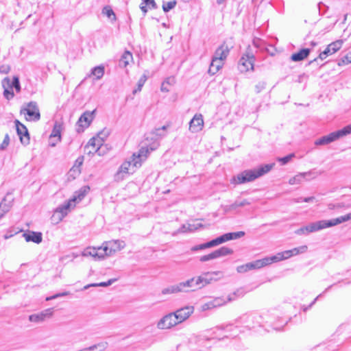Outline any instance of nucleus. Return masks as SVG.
Returning a JSON list of instances; mask_svg holds the SVG:
<instances>
[{
    "label": "nucleus",
    "instance_id": "nucleus-1",
    "mask_svg": "<svg viewBox=\"0 0 351 351\" xmlns=\"http://www.w3.org/2000/svg\"><path fill=\"white\" fill-rule=\"evenodd\" d=\"M158 147L157 142L154 143L149 147H141L138 153H134L129 160L121 164L114 175L115 180H122L125 176L133 173L136 169L141 167L143 162L147 159L150 152L156 150Z\"/></svg>",
    "mask_w": 351,
    "mask_h": 351
},
{
    "label": "nucleus",
    "instance_id": "nucleus-2",
    "mask_svg": "<svg viewBox=\"0 0 351 351\" xmlns=\"http://www.w3.org/2000/svg\"><path fill=\"white\" fill-rule=\"evenodd\" d=\"M274 163L267 164L258 167L256 169H248L234 176L230 180V183L233 184H241L245 182H252L256 178L263 176L269 172L274 167Z\"/></svg>",
    "mask_w": 351,
    "mask_h": 351
},
{
    "label": "nucleus",
    "instance_id": "nucleus-3",
    "mask_svg": "<svg viewBox=\"0 0 351 351\" xmlns=\"http://www.w3.org/2000/svg\"><path fill=\"white\" fill-rule=\"evenodd\" d=\"M245 232L243 231L236 232H228L226 233L215 239H213L207 243H202L200 245H195L191 247V251L195 252L197 250H202L206 248L213 247L223 243L226 241L237 239L244 236Z\"/></svg>",
    "mask_w": 351,
    "mask_h": 351
},
{
    "label": "nucleus",
    "instance_id": "nucleus-4",
    "mask_svg": "<svg viewBox=\"0 0 351 351\" xmlns=\"http://www.w3.org/2000/svg\"><path fill=\"white\" fill-rule=\"evenodd\" d=\"M109 135V132L107 130H104L99 132L96 136L93 137L89 140L86 145L87 148L91 147L92 150L89 153H97L99 156H101L104 152L101 150L104 143Z\"/></svg>",
    "mask_w": 351,
    "mask_h": 351
},
{
    "label": "nucleus",
    "instance_id": "nucleus-5",
    "mask_svg": "<svg viewBox=\"0 0 351 351\" xmlns=\"http://www.w3.org/2000/svg\"><path fill=\"white\" fill-rule=\"evenodd\" d=\"M74 208V204H72L69 199L63 204L60 205L56 208L51 216L52 223L55 224L59 223Z\"/></svg>",
    "mask_w": 351,
    "mask_h": 351
},
{
    "label": "nucleus",
    "instance_id": "nucleus-6",
    "mask_svg": "<svg viewBox=\"0 0 351 351\" xmlns=\"http://www.w3.org/2000/svg\"><path fill=\"white\" fill-rule=\"evenodd\" d=\"M254 56L251 49L248 47L245 53L242 56L238 64L239 70L245 73L254 69Z\"/></svg>",
    "mask_w": 351,
    "mask_h": 351
},
{
    "label": "nucleus",
    "instance_id": "nucleus-7",
    "mask_svg": "<svg viewBox=\"0 0 351 351\" xmlns=\"http://www.w3.org/2000/svg\"><path fill=\"white\" fill-rule=\"evenodd\" d=\"M125 247V243L121 240H112L105 241L101 245V250L106 257L113 255L115 252L121 250Z\"/></svg>",
    "mask_w": 351,
    "mask_h": 351
},
{
    "label": "nucleus",
    "instance_id": "nucleus-8",
    "mask_svg": "<svg viewBox=\"0 0 351 351\" xmlns=\"http://www.w3.org/2000/svg\"><path fill=\"white\" fill-rule=\"evenodd\" d=\"M327 228L326 220H320L297 229L295 231V234L297 235H307L310 233L319 231Z\"/></svg>",
    "mask_w": 351,
    "mask_h": 351
},
{
    "label": "nucleus",
    "instance_id": "nucleus-9",
    "mask_svg": "<svg viewBox=\"0 0 351 351\" xmlns=\"http://www.w3.org/2000/svg\"><path fill=\"white\" fill-rule=\"evenodd\" d=\"M21 114H24L25 119L29 121H37L40 118L37 104L34 101L28 103L21 110Z\"/></svg>",
    "mask_w": 351,
    "mask_h": 351
},
{
    "label": "nucleus",
    "instance_id": "nucleus-10",
    "mask_svg": "<svg viewBox=\"0 0 351 351\" xmlns=\"http://www.w3.org/2000/svg\"><path fill=\"white\" fill-rule=\"evenodd\" d=\"M179 324L174 313H170L163 316L157 323V328L160 330L170 329Z\"/></svg>",
    "mask_w": 351,
    "mask_h": 351
},
{
    "label": "nucleus",
    "instance_id": "nucleus-11",
    "mask_svg": "<svg viewBox=\"0 0 351 351\" xmlns=\"http://www.w3.org/2000/svg\"><path fill=\"white\" fill-rule=\"evenodd\" d=\"M81 255L84 257H91L95 261H101L105 258L101 246L97 247L88 246L82 250Z\"/></svg>",
    "mask_w": 351,
    "mask_h": 351
},
{
    "label": "nucleus",
    "instance_id": "nucleus-12",
    "mask_svg": "<svg viewBox=\"0 0 351 351\" xmlns=\"http://www.w3.org/2000/svg\"><path fill=\"white\" fill-rule=\"evenodd\" d=\"M219 271L205 272L200 276L194 277L197 289H200L215 280L213 276L218 275Z\"/></svg>",
    "mask_w": 351,
    "mask_h": 351
},
{
    "label": "nucleus",
    "instance_id": "nucleus-13",
    "mask_svg": "<svg viewBox=\"0 0 351 351\" xmlns=\"http://www.w3.org/2000/svg\"><path fill=\"white\" fill-rule=\"evenodd\" d=\"M342 137L340 131L337 130L316 139L314 143L316 146L326 145Z\"/></svg>",
    "mask_w": 351,
    "mask_h": 351
},
{
    "label": "nucleus",
    "instance_id": "nucleus-14",
    "mask_svg": "<svg viewBox=\"0 0 351 351\" xmlns=\"http://www.w3.org/2000/svg\"><path fill=\"white\" fill-rule=\"evenodd\" d=\"M14 198L11 193H7L0 202V219L8 213L13 206Z\"/></svg>",
    "mask_w": 351,
    "mask_h": 351
},
{
    "label": "nucleus",
    "instance_id": "nucleus-15",
    "mask_svg": "<svg viewBox=\"0 0 351 351\" xmlns=\"http://www.w3.org/2000/svg\"><path fill=\"white\" fill-rule=\"evenodd\" d=\"M193 306L187 305L176 311L174 313L179 324L186 321L193 313Z\"/></svg>",
    "mask_w": 351,
    "mask_h": 351
},
{
    "label": "nucleus",
    "instance_id": "nucleus-16",
    "mask_svg": "<svg viewBox=\"0 0 351 351\" xmlns=\"http://www.w3.org/2000/svg\"><path fill=\"white\" fill-rule=\"evenodd\" d=\"M343 45L342 40H337L329 44L327 47L319 53V58L321 60L326 59L328 56L332 55L339 50Z\"/></svg>",
    "mask_w": 351,
    "mask_h": 351
},
{
    "label": "nucleus",
    "instance_id": "nucleus-17",
    "mask_svg": "<svg viewBox=\"0 0 351 351\" xmlns=\"http://www.w3.org/2000/svg\"><path fill=\"white\" fill-rule=\"evenodd\" d=\"M14 123L17 134L19 136L21 143L25 145H28L29 143L30 138L27 128L18 120H16Z\"/></svg>",
    "mask_w": 351,
    "mask_h": 351
},
{
    "label": "nucleus",
    "instance_id": "nucleus-18",
    "mask_svg": "<svg viewBox=\"0 0 351 351\" xmlns=\"http://www.w3.org/2000/svg\"><path fill=\"white\" fill-rule=\"evenodd\" d=\"M53 309L52 308H47L38 313L29 315V320L31 322L40 323L51 318L53 316Z\"/></svg>",
    "mask_w": 351,
    "mask_h": 351
},
{
    "label": "nucleus",
    "instance_id": "nucleus-19",
    "mask_svg": "<svg viewBox=\"0 0 351 351\" xmlns=\"http://www.w3.org/2000/svg\"><path fill=\"white\" fill-rule=\"evenodd\" d=\"M232 45H228L226 42L222 43L215 51L213 58L223 62L228 57Z\"/></svg>",
    "mask_w": 351,
    "mask_h": 351
},
{
    "label": "nucleus",
    "instance_id": "nucleus-20",
    "mask_svg": "<svg viewBox=\"0 0 351 351\" xmlns=\"http://www.w3.org/2000/svg\"><path fill=\"white\" fill-rule=\"evenodd\" d=\"M204 127L203 116L201 114H195L189 122V130L193 133L200 132Z\"/></svg>",
    "mask_w": 351,
    "mask_h": 351
},
{
    "label": "nucleus",
    "instance_id": "nucleus-21",
    "mask_svg": "<svg viewBox=\"0 0 351 351\" xmlns=\"http://www.w3.org/2000/svg\"><path fill=\"white\" fill-rule=\"evenodd\" d=\"M95 110L92 112L86 111L80 117L77 121V125L82 128L81 131H83L84 128H88L94 118V113Z\"/></svg>",
    "mask_w": 351,
    "mask_h": 351
},
{
    "label": "nucleus",
    "instance_id": "nucleus-22",
    "mask_svg": "<svg viewBox=\"0 0 351 351\" xmlns=\"http://www.w3.org/2000/svg\"><path fill=\"white\" fill-rule=\"evenodd\" d=\"M178 284L180 293H187L191 291L197 290L194 277L188 279L186 281L180 282Z\"/></svg>",
    "mask_w": 351,
    "mask_h": 351
},
{
    "label": "nucleus",
    "instance_id": "nucleus-23",
    "mask_svg": "<svg viewBox=\"0 0 351 351\" xmlns=\"http://www.w3.org/2000/svg\"><path fill=\"white\" fill-rule=\"evenodd\" d=\"M89 191L90 187L88 186H83L78 191L75 192L73 196L69 199V201L72 204H74V206L75 207L76 204L84 198Z\"/></svg>",
    "mask_w": 351,
    "mask_h": 351
},
{
    "label": "nucleus",
    "instance_id": "nucleus-24",
    "mask_svg": "<svg viewBox=\"0 0 351 351\" xmlns=\"http://www.w3.org/2000/svg\"><path fill=\"white\" fill-rule=\"evenodd\" d=\"M26 242H33L39 244L43 241V234L40 232L29 231L23 234Z\"/></svg>",
    "mask_w": 351,
    "mask_h": 351
},
{
    "label": "nucleus",
    "instance_id": "nucleus-25",
    "mask_svg": "<svg viewBox=\"0 0 351 351\" xmlns=\"http://www.w3.org/2000/svg\"><path fill=\"white\" fill-rule=\"evenodd\" d=\"M250 270L258 269L265 266L271 264V258L269 257H265L262 259L256 260L254 261L248 263Z\"/></svg>",
    "mask_w": 351,
    "mask_h": 351
},
{
    "label": "nucleus",
    "instance_id": "nucleus-26",
    "mask_svg": "<svg viewBox=\"0 0 351 351\" xmlns=\"http://www.w3.org/2000/svg\"><path fill=\"white\" fill-rule=\"evenodd\" d=\"M61 131H62V125L60 123L56 122L54 124L52 132L51 134V138H56V142H52V140L49 143V145L51 147H55L56 144L61 141Z\"/></svg>",
    "mask_w": 351,
    "mask_h": 351
},
{
    "label": "nucleus",
    "instance_id": "nucleus-27",
    "mask_svg": "<svg viewBox=\"0 0 351 351\" xmlns=\"http://www.w3.org/2000/svg\"><path fill=\"white\" fill-rule=\"evenodd\" d=\"M167 128V126L166 125H164L162 126V128H156L155 129L151 134L150 135L152 136L151 138L153 139L154 138V141L153 143H152L150 145H147L146 143L145 146V147H149L154 143H156L157 142L158 143H159L158 142V140L162 137H164L165 136V131L166 130V129ZM160 144H158L159 145Z\"/></svg>",
    "mask_w": 351,
    "mask_h": 351
},
{
    "label": "nucleus",
    "instance_id": "nucleus-28",
    "mask_svg": "<svg viewBox=\"0 0 351 351\" xmlns=\"http://www.w3.org/2000/svg\"><path fill=\"white\" fill-rule=\"evenodd\" d=\"M291 250H285L284 252H278L276 254L270 256L271 263L280 262L284 260H287L292 257Z\"/></svg>",
    "mask_w": 351,
    "mask_h": 351
},
{
    "label": "nucleus",
    "instance_id": "nucleus-29",
    "mask_svg": "<svg viewBox=\"0 0 351 351\" xmlns=\"http://www.w3.org/2000/svg\"><path fill=\"white\" fill-rule=\"evenodd\" d=\"M104 74V66L102 65L97 66L91 69L90 73L87 75L86 80L88 78L99 80L103 77Z\"/></svg>",
    "mask_w": 351,
    "mask_h": 351
},
{
    "label": "nucleus",
    "instance_id": "nucleus-30",
    "mask_svg": "<svg viewBox=\"0 0 351 351\" xmlns=\"http://www.w3.org/2000/svg\"><path fill=\"white\" fill-rule=\"evenodd\" d=\"M351 219V213H348L345 215L340 216L339 217H337L335 219H332L330 220H326V223L328 228L335 226L336 225L340 224L341 223L348 221Z\"/></svg>",
    "mask_w": 351,
    "mask_h": 351
},
{
    "label": "nucleus",
    "instance_id": "nucleus-31",
    "mask_svg": "<svg viewBox=\"0 0 351 351\" xmlns=\"http://www.w3.org/2000/svg\"><path fill=\"white\" fill-rule=\"evenodd\" d=\"M236 295V293H232V295H229L227 298V300L222 297H217L215 298L213 300L210 302H212V304H213V307L217 308L221 306L225 305L228 302H231L233 300H234V296Z\"/></svg>",
    "mask_w": 351,
    "mask_h": 351
},
{
    "label": "nucleus",
    "instance_id": "nucleus-32",
    "mask_svg": "<svg viewBox=\"0 0 351 351\" xmlns=\"http://www.w3.org/2000/svg\"><path fill=\"white\" fill-rule=\"evenodd\" d=\"M313 173L311 171L300 173L292 178L289 180V183L291 185L299 184L305 180L306 176H311Z\"/></svg>",
    "mask_w": 351,
    "mask_h": 351
},
{
    "label": "nucleus",
    "instance_id": "nucleus-33",
    "mask_svg": "<svg viewBox=\"0 0 351 351\" xmlns=\"http://www.w3.org/2000/svg\"><path fill=\"white\" fill-rule=\"evenodd\" d=\"M310 51L309 49H302L298 52L293 53L291 56V60L293 62L302 61L308 57Z\"/></svg>",
    "mask_w": 351,
    "mask_h": 351
},
{
    "label": "nucleus",
    "instance_id": "nucleus-34",
    "mask_svg": "<svg viewBox=\"0 0 351 351\" xmlns=\"http://www.w3.org/2000/svg\"><path fill=\"white\" fill-rule=\"evenodd\" d=\"M233 250L227 247H221L218 250H215L212 252L213 259H216L222 256H225L229 254H232Z\"/></svg>",
    "mask_w": 351,
    "mask_h": 351
},
{
    "label": "nucleus",
    "instance_id": "nucleus-35",
    "mask_svg": "<svg viewBox=\"0 0 351 351\" xmlns=\"http://www.w3.org/2000/svg\"><path fill=\"white\" fill-rule=\"evenodd\" d=\"M140 8L144 14H145L147 12L148 9L157 8V5L154 0H143L141 3Z\"/></svg>",
    "mask_w": 351,
    "mask_h": 351
},
{
    "label": "nucleus",
    "instance_id": "nucleus-36",
    "mask_svg": "<svg viewBox=\"0 0 351 351\" xmlns=\"http://www.w3.org/2000/svg\"><path fill=\"white\" fill-rule=\"evenodd\" d=\"M133 60V56L132 53L128 51H125L123 55L121 56L119 60V66L121 67H126L130 62Z\"/></svg>",
    "mask_w": 351,
    "mask_h": 351
},
{
    "label": "nucleus",
    "instance_id": "nucleus-37",
    "mask_svg": "<svg viewBox=\"0 0 351 351\" xmlns=\"http://www.w3.org/2000/svg\"><path fill=\"white\" fill-rule=\"evenodd\" d=\"M253 43H254V45L256 47V48H259L261 49H264L268 53H269L271 56H274L275 55V52H276V49L274 48L273 46L271 45H269L268 47H264L263 45H265L263 43V42L259 39H257V40H254L253 41Z\"/></svg>",
    "mask_w": 351,
    "mask_h": 351
},
{
    "label": "nucleus",
    "instance_id": "nucleus-38",
    "mask_svg": "<svg viewBox=\"0 0 351 351\" xmlns=\"http://www.w3.org/2000/svg\"><path fill=\"white\" fill-rule=\"evenodd\" d=\"M223 65V62L213 58L208 69V73L211 75L215 74Z\"/></svg>",
    "mask_w": 351,
    "mask_h": 351
},
{
    "label": "nucleus",
    "instance_id": "nucleus-39",
    "mask_svg": "<svg viewBox=\"0 0 351 351\" xmlns=\"http://www.w3.org/2000/svg\"><path fill=\"white\" fill-rule=\"evenodd\" d=\"M180 293L178 284H175L170 285L167 287H165L162 289L161 293L164 295H171V294H177Z\"/></svg>",
    "mask_w": 351,
    "mask_h": 351
},
{
    "label": "nucleus",
    "instance_id": "nucleus-40",
    "mask_svg": "<svg viewBox=\"0 0 351 351\" xmlns=\"http://www.w3.org/2000/svg\"><path fill=\"white\" fill-rule=\"evenodd\" d=\"M116 281H117V278H112V279L108 280L107 282L88 284V285L84 286L83 287L82 290H86V289H89L90 287H106L111 285Z\"/></svg>",
    "mask_w": 351,
    "mask_h": 351
},
{
    "label": "nucleus",
    "instance_id": "nucleus-41",
    "mask_svg": "<svg viewBox=\"0 0 351 351\" xmlns=\"http://www.w3.org/2000/svg\"><path fill=\"white\" fill-rule=\"evenodd\" d=\"M102 14L106 16L112 22H114L117 20L116 14L112 10V9L107 5L105 6L102 10Z\"/></svg>",
    "mask_w": 351,
    "mask_h": 351
},
{
    "label": "nucleus",
    "instance_id": "nucleus-42",
    "mask_svg": "<svg viewBox=\"0 0 351 351\" xmlns=\"http://www.w3.org/2000/svg\"><path fill=\"white\" fill-rule=\"evenodd\" d=\"M177 4V1L176 0L171 1L169 2H163L162 4V10L165 12H168L171 10L173 9Z\"/></svg>",
    "mask_w": 351,
    "mask_h": 351
},
{
    "label": "nucleus",
    "instance_id": "nucleus-43",
    "mask_svg": "<svg viewBox=\"0 0 351 351\" xmlns=\"http://www.w3.org/2000/svg\"><path fill=\"white\" fill-rule=\"evenodd\" d=\"M108 347L107 342H100L97 344L90 346L93 351H104Z\"/></svg>",
    "mask_w": 351,
    "mask_h": 351
},
{
    "label": "nucleus",
    "instance_id": "nucleus-44",
    "mask_svg": "<svg viewBox=\"0 0 351 351\" xmlns=\"http://www.w3.org/2000/svg\"><path fill=\"white\" fill-rule=\"evenodd\" d=\"M307 250H308V247H307V245H301L298 247H294V248L291 249L292 255H293V256H297L300 254H304L307 251Z\"/></svg>",
    "mask_w": 351,
    "mask_h": 351
},
{
    "label": "nucleus",
    "instance_id": "nucleus-45",
    "mask_svg": "<svg viewBox=\"0 0 351 351\" xmlns=\"http://www.w3.org/2000/svg\"><path fill=\"white\" fill-rule=\"evenodd\" d=\"M82 163H83V159L80 158H77L75 161V165L71 168L70 171L74 172L77 174H80L81 172L80 167L82 166Z\"/></svg>",
    "mask_w": 351,
    "mask_h": 351
},
{
    "label": "nucleus",
    "instance_id": "nucleus-46",
    "mask_svg": "<svg viewBox=\"0 0 351 351\" xmlns=\"http://www.w3.org/2000/svg\"><path fill=\"white\" fill-rule=\"evenodd\" d=\"M201 227H202V224L198 221H195L192 223H188V230H189V232H194Z\"/></svg>",
    "mask_w": 351,
    "mask_h": 351
},
{
    "label": "nucleus",
    "instance_id": "nucleus-47",
    "mask_svg": "<svg viewBox=\"0 0 351 351\" xmlns=\"http://www.w3.org/2000/svg\"><path fill=\"white\" fill-rule=\"evenodd\" d=\"M250 204V202L247 200V199H243V200H241V201H235L231 206H230V208L231 209H235L238 207H243V206H245L246 205H249Z\"/></svg>",
    "mask_w": 351,
    "mask_h": 351
},
{
    "label": "nucleus",
    "instance_id": "nucleus-48",
    "mask_svg": "<svg viewBox=\"0 0 351 351\" xmlns=\"http://www.w3.org/2000/svg\"><path fill=\"white\" fill-rule=\"evenodd\" d=\"M176 84V78L173 76L167 77L162 84V88H167L168 86H172Z\"/></svg>",
    "mask_w": 351,
    "mask_h": 351
},
{
    "label": "nucleus",
    "instance_id": "nucleus-49",
    "mask_svg": "<svg viewBox=\"0 0 351 351\" xmlns=\"http://www.w3.org/2000/svg\"><path fill=\"white\" fill-rule=\"evenodd\" d=\"M294 156V154H290L285 157L278 158L277 160L280 162L282 165H285L288 163Z\"/></svg>",
    "mask_w": 351,
    "mask_h": 351
},
{
    "label": "nucleus",
    "instance_id": "nucleus-50",
    "mask_svg": "<svg viewBox=\"0 0 351 351\" xmlns=\"http://www.w3.org/2000/svg\"><path fill=\"white\" fill-rule=\"evenodd\" d=\"M248 271H250V267H249V264L248 263H246V264H244V265H239L237 267V271L238 273H245Z\"/></svg>",
    "mask_w": 351,
    "mask_h": 351
},
{
    "label": "nucleus",
    "instance_id": "nucleus-51",
    "mask_svg": "<svg viewBox=\"0 0 351 351\" xmlns=\"http://www.w3.org/2000/svg\"><path fill=\"white\" fill-rule=\"evenodd\" d=\"M349 63H351V53L350 52L349 53H348L346 56H344L343 58H341V60L339 62V65L347 64Z\"/></svg>",
    "mask_w": 351,
    "mask_h": 351
},
{
    "label": "nucleus",
    "instance_id": "nucleus-52",
    "mask_svg": "<svg viewBox=\"0 0 351 351\" xmlns=\"http://www.w3.org/2000/svg\"><path fill=\"white\" fill-rule=\"evenodd\" d=\"M10 143V137L8 134L5 135L3 141L1 144H0V149H5L9 145Z\"/></svg>",
    "mask_w": 351,
    "mask_h": 351
},
{
    "label": "nucleus",
    "instance_id": "nucleus-53",
    "mask_svg": "<svg viewBox=\"0 0 351 351\" xmlns=\"http://www.w3.org/2000/svg\"><path fill=\"white\" fill-rule=\"evenodd\" d=\"M339 131L343 137L348 134H351V123L350 125L344 127L341 130H339Z\"/></svg>",
    "mask_w": 351,
    "mask_h": 351
},
{
    "label": "nucleus",
    "instance_id": "nucleus-54",
    "mask_svg": "<svg viewBox=\"0 0 351 351\" xmlns=\"http://www.w3.org/2000/svg\"><path fill=\"white\" fill-rule=\"evenodd\" d=\"M213 308H214L213 304H212V302L210 301H209L206 303H204L201 306V310L202 311H206L211 310Z\"/></svg>",
    "mask_w": 351,
    "mask_h": 351
},
{
    "label": "nucleus",
    "instance_id": "nucleus-55",
    "mask_svg": "<svg viewBox=\"0 0 351 351\" xmlns=\"http://www.w3.org/2000/svg\"><path fill=\"white\" fill-rule=\"evenodd\" d=\"M14 89H4L3 95L8 99L13 98L14 94L13 92Z\"/></svg>",
    "mask_w": 351,
    "mask_h": 351
},
{
    "label": "nucleus",
    "instance_id": "nucleus-56",
    "mask_svg": "<svg viewBox=\"0 0 351 351\" xmlns=\"http://www.w3.org/2000/svg\"><path fill=\"white\" fill-rule=\"evenodd\" d=\"M314 199H315L314 197H304V198L299 197V198L295 199L294 200V202H296V203H300V202H311Z\"/></svg>",
    "mask_w": 351,
    "mask_h": 351
},
{
    "label": "nucleus",
    "instance_id": "nucleus-57",
    "mask_svg": "<svg viewBox=\"0 0 351 351\" xmlns=\"http://www.w3.org/2000/svg\"><path fill=\"white\" fill-rule=\"evenodd\" d=\"M351 205H344V204H340V203H338L337 204H328V208L330 209V210H333V209H335V208H343V207H350Z\"/></svg>",
    "mask_w": 351,
    "mask_h": 351
},
{
    "label": "nucleus",
    "instance_id": "nucleus-58",
    "mask_svg": "<svg viewBox=\"0 0 351 351\" xmlns=\"http://www.w3.org/2000/svg\"><path fill=\"white\" fill-rule=\"evenodd\" d=\"M147 80V75L145 74H143L138 81V83H137L138 88H142L144 86Z\"/></svg>",
    "mask_w": 351,
    "mask_h": 351
},
{
    "label": "nucleus",
    "instance_id": "nucleus-59",
    "mask_svg": "<svg viewBox=\"0 0 351 351\" xmlns=\"http://www.w3.org/2000/svg\"><path fill=\"white\" fill-rule=\"evenodd\" d=\"M213 256L212 254V252L208 254L202 256L199 258V261L201 262H206V261H209L213 260Z\"/></svg>",
    "mask_w": 351,
    "mask_h": 351
},
{
    "label": "nucleus",
    "instance_id": "nucleus-60",
    "mask_svg": "<svg viewBox=\"0 0 351 351\" xmlns=\"http://www.w3.org/2000/svg\"><path fill=\"white\" fill-rule=\"evenodd\" d=\"M11 88H21L20 82L18 77H14L11 81Z\"/></svg>",
    "mask_w": 351,
    "mask_h": 351
},
{
    "label": "nucleus",
    "instance_id": "nucleus-61",
    "mask_svg": "<svg viewBox=\"0 0 351 351\" xmlns=\"http://www.w3.org/2000/svg\"><path fill=\"white\" fill-rule=\"evenodd\" d=\"M3 88H10L11 86V80L9 77H6L2 80Z\"/></svg>",
    "mask_w": 351,
    "mask_h": 351
},
{
    "label": "nucleus",
    "instance_id": "nucleus-62",
    "mask_svg": "<svg viewBox=\"0 0 351 351\" xmlns=\"http://www.w3.org/2000/svg\"><path fill=\"white\" fill-rule=\"evenodd\" d=\"M179 233H185L189 232V230H188V223L183 224L178 230Z\"/></svg>",
    "mask_w": 351,
    "mask_h": 351
},
{
    "label": "nucleus",
    "instance_id": "nucleus-63",
    "mask_svg": "<svg viewBox=\"0 0 351 351\" xmlns=\"http://www.w3.org/2000/svg\"><path fill=\"white\" fill-rule=\"evenodd\" d=\"M56 294H57L58 298H60V297H64V296H66V295H69V292L64 291V292L56 293Z\"/></svg>",
    "mask_w": 351,
    "mask_h": 351
},
{
    "label": "nucleus",
    "instance_id": "nucleus-64",
    "mask_svg": "<svg viewBox=\"0 0 351 351\" xmlns=\"http://www.w3.org/2000/svg\"><path fill=\"white\" fill-rule=\"evenodd\" d=\"M56 298H58V296H57V294H55L53 295H51V296H49V297H47L46 298V300L47 301H49V300H54V299H56Z\"/></svg>",
    "mask_w": 351,
    "mask_h": 351
}]
</instances>
